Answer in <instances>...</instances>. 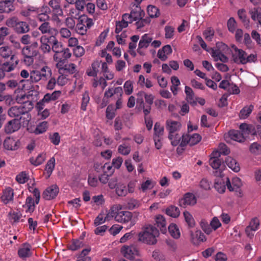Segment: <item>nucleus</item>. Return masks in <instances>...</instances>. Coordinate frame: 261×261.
Returning a JSON list of instances; mask_svg holds the SVG:
<instances>
[{
    "label": "nucleus",
    "instance_id": "nucleus-35",
    "mask_svg": "<svg viewBox=\"0 0 261 261\" xmlns=\"http://www.w3.org/2000/svg\"><path fill=\"white\" fill-rule=\"evenodd\" d=\"M14 196L13 190L12 188L9 187L4 191L3 195L2 196V200L5 203H7L13 200Z\"/></svg>",
    "mask_w": 261,
    "mask_h": 261
},
{
    "label": "nucleus",
    "instance_id": "nucleus-22",
    "mask_svg": "<svg viewBox=\"0 0 261 261\" xmlns=\"http://www.w3.org/2000/svg\"><path fill=\"white\" fill-rule=\"evenodd\" d=\"M19 63V60H16L15 63L6 62L3 64V68L0 69V80L3 79L5 76V71L10 72L14 70Z\"/></svg>",
    "mask_w": 261,
    "mask_h": 261
},
{
    "label": "nucleus",
    "instance_id": "nucleus-25",
    "mask_svg": "<svg viewBox=\"0 0 261 261\" xmlns=\"http://www.w3.org/2000/svg\"><path fill=\"white\" fill-rule=\"evenodd\" d=\"M61 0H50L48 5L54 13H57L61 16L63 15V11L61 6Z\"/></svg>",
    "mask_w": 261,
    "mask_h": 261
},
{
    "label": "nucleus",
    "instance_id": "nucleus-51",
    "mask_svg": "<svg viewBox=\"0 0 261 261\" xmlns=\"http://www.w3.org/2000/svg\"><path fill=\"white\" fill-rule=\"evenodd\" d=\"M84 246L83 242L81 240H73L69 244L68 248L72 251H75Z\"/></svg>",
    "mask_w": 261,
    "mask_h": 261
},
{
    "label": "nucleus",
    "instance_id": "nucleus-53",
    "mask_svg": "<svg viewBox=\"0 0 261 261\" xmlns=\"http://www.w3.org/2000/svg\"><path fill=\"white\" fill-rule=\"evenodd\" d=\"M23 206L27 207V210H26L27 212L32 213L35 209L34 201L33 198L31 196L28 197L25 201V203Z\"/></svg>",
    "mask_w": 261,
    "mask_h": 261
},
{
    "label": "nucleus",
    "instance_id": "nucleus-31",
    "mask_svg": "<svg viewBox=\"0 0 261 261\" xmlns=\"http://www.w3.org/2000/svg\"><path fill=\"white\" fill-rule=\"evenodd\" d=\"M226 186V183H225V179L222 178V176H219L215 179L214 187L219 193H224L225 191Z\"/></svg>",
    "mask_w": 261,
    "mask_h": 261
},
{
    "label": "nucleus",
    "instance_id": "nucleus-36",
    "mask_svg": "<svg viewBox=\"0 0 261 261\" xmlns=\"http://www.w3.org/2000/svg\"><path fill=\"white\" fill-rule=\"evenodd\" d=\"M253 108L254 107L252 105L244 107L239 113V118L241 119L247 118L252 113Z\"/></svg>",
    "mask_w": 261,
    "mask_h": 261
},
{
    "label": "nucleus",
    "instance_id": "nucleus-59",
    "mask_svg": "<svg viewBox=\"0 0 261 261\" xmlns=\"http://www.w3.org/2000/svg\"><path fill=\"white\" fill-rule=\"evenodd\" d=\"M249 150L253 154H261V145L257 142H254L250 145Z\"/></svg>",
    "mask_w": 261,
    "mask_h": 261
},
{
    "label": "nucleus",
    "instance_id": "nucleus-33",
    "mask_svg": "<svg viewBox=\"0 0 261 261\" xmlns=\"http://www.w3.org/2000/svg\"><path fill=\"white\" fill-rule=\"evenodd\" d=\"M76 65L73 63L66 64L64 65L63 69H60V74H72L75 73Z\"/></svg>",
    "mask_w": 261,
    "mask_h": 261
},
{
    "label": "nucleus",
    "instance_id": "nucleus-57",
    "mask_svg": "<svg viewBox=\"0 0 261 261\" xmlns=\"http://www.w3.org/2000/svg\"><path fill=\"white\" fill-rule=\"evenodd\" d=\"M80 22L83 23L87 29H90L93 25V21L91 18H89L87 16L83 15L79 17Z\"/></svg>",
    "mask_w": 261,
    "mask_h": 261
},
{
    "label": "nucleus",
    "instance_id": "nucleus-24",
    "mask_svg": "<svg viewBox=\"0 0 261 261\" xmlns=\"http://www.w3.org/2000/svg\"><path fill=\"white\" fill-rule=\"evenodd\" d=\"M94 168L97 172L108 173L110 176L113 173V170L112 166L108 163H106L103 165L99 163H95L94 164Z\"/></svg>",
    "mask_w": 261,
    "mask_h": 261
},
{
    "label": "nucleus",
    "instance_id": "nucleus-28",
    "mask_svg": "<svg viewBox=\"0 0 261 261\" xmlns=\"http://www.w3.org/2000/svg\"><path fill=\"white\" fill-rule=\"evenodd\" d=\"M196 203V199L195 195L192 193H187L181 200V205L185 206L187 205H193Z\"/></svg>",
    "mask_w": 261,
    "mask_h": 261
},
{
    "label": "nucleus",
    "instance_id": "nucleus-5",
    "mask_svg": "<svg viewBox=\"0 0 261 261\" xmlns=\"http://www.w3.org/2000/svg\"><path fill=\"white\" fill-rule=\"evenodd\" d=\"M232 58L233 62L238 64L254 62L256 59L255 55L253 54L247 55L245 51L237 47H235V53L232 54Z\"/></svg>",
    "mask_w": 261,
    "mask_h": 261
},
{
    "label": "nucleus",
    "instance_id": "nucleus-64",
    "mask_svg": "<svg viewBox=\"0 0 261 261\" xmlns=\"http://www.w3.org/2000/svg\"><path fill=\"white\" fill-rule=\"evenodd\" d=\"M202 229L207 234H210L212 231L211 225L205 220H202L200 223Z\"/></svg>",
    "mask_w": 261,
    "mask_h": 261
},
{
    "label": "nucleus",
    "instance_id": "nucleus-9",
    "mask_svg": "<svg viewBox=\"0 0 261 261\" xmlns=\"http://www.w3.org/2000/svg\"><path fill=\"white\" fill-rule=\"evenodd\" d=\"M210 165L211 167L216 170L215 175L217 176H223V170L224 169V165L223 162L220 159L216 158H210L209 160Z\"/></svg>",
    "mask_w": 261,
    "mask_h": 261
},
{
    "label": "nucleus",
    "instance_id": "nucleus-17",
    "mask_svg": "<svg viewBox=\"0 0 261 261\" xmlns=\"http://www.w3.org/2000/svg\"><path fill=\"white\" fill-rule=\"evenodd\" d=\"M226 186L227 188L229 190V191H234V190H239V195L240 197H242V193L240 191L239 188L242 185V183L241 180L239 177H234L232 180V184L233 187L231 186L230 180L228 177L225 178Z\"/></svg>",
    "mask_w": 261,
    "mask_h": 261
},
{
    "label": "nucleus",
    "instance_id": "nucleus-45",
    "mask_svg": "<svg viewBox=\"0 0 261 261\" xmlns=\"http://www.w3.org/2000/svg\"><path fill=\"white\" fill-rule=\"evenodd\" d=\"M128 23H129L128 20L124 19L123 14L122 16L121 21L116 22L115 33L117 34L120 33L123 28L128 26Z\"/></svg>",
    "mask_w": 261,
    "mask_h": 261
},
{
    "label": "nucleus",
    "instance_id": "nucleus-4",
    "mask_svg": "<svg viewBox=\"0 0 261 261\" xmlns=\"http://www.w3.org/2000/svg\"><path fill=\"white\" fill-rule=\"evenodd\" d=\"M6 25L12 28L17 34H25L29 32L30 26L25 21H20L16 17H13L7 20Z\"/></svg>",
    "mask_w": 261,
    "mask_h": 261
},
{
    "label": "nucleus",
    "instance_id": "nucleus-42",
    "mask_svg": "<svg viewBox=\"0 0 261 261\" xmlns=\"http://www.w3.org/2000/svg\"><path fill=\"white\" fill-rule=\"evenodd\" d=\"M154 134L153 138H163L164 128L159 122H156L154 126Z\"/></svg>",
    "mask_w": 261,
    "mask_h": 261
},
{
    "label": "nucleus",
    "instance_id": "nucleus-50",
    "mask_svg": "<svg viewBox=\"0 0 261 261\" xmlns=\"http://www.w3.org/2000/svg\"><path fill=\"white\" fill-rule=\"evenodd\" d=\"M45 158V154L40 153L36 158L32 157L30 158V161L32 165L37 166L43 163Z\"/></svg>",
    "mask_w": 261,
    "mask_h": 261
},
{
    "label": "nucleus",
    "instance_id": "nucleus-32",
    "mask_svg": "<svg viewBox=\"0 0 261 261\" xmlns=\"http://www.w3.org/2000/svg\"><path fill=\"white\" fill-rule=\"evenodd\" d=\"M100 62L96 61L92 63L91 67L87 70L86 73L88 76L95 77L99 71Z\"/></svg>",
    "mask_w": 261,
    "mask_h": 261
},
{
    "label": "nucleus",
    "instance_id": "nucleus-21",
    "mask_svg": "<svg viewBox=\"0 0 261 261\" xmlns=\"http://www.w3.org/2000/svg\"><path fill=\"white\" fill-rule=\"evenodd\" d=\"M22 54L24 56V61L27 62V59L31 60L33 62V57L37 56V51L34 50L32 46H25L22 49Z\"/></svg>",
    "mask_w": 261,
    "mask_h": 261
},
{
    "label": "nucleus",
    "instance_id": "nucleus-16",
    "mask_svg": "<svg viewBox=\"0 0 261 261\" xmlns=\"http://www.w3.org/2000/svg\"><path fill=\"white\" fill-rule=\"evenodd\" d=\"M53 37H47L46 35L42 36L40 38V49L44 54L49 53L51 50L49 45L50 40H53Z\"/></svg>",
    "mask_w": 261,
    "mask_h": 261
},
{
    "label": "nucleus",
    "instance_id": "nucleus-55",
    "mask_svg": "<svg viewBox=\"0 0 261 261\" xmlns=\"http://www.w3.org/2000/svg\"><path fill=\"white\" fill-rule=\"evenodd\" d=\"M238 15L239 16V18L242 20L244 25L248 28L249 27V20L247 19L245 10L244 9L239 10L238 11Z\"/></svg>",
    "mask_w": 261,
    "mask_h": 261
},
{
    "label": "nucleus",
    "instance_id": "nucleus-29",
    "mask_svg": "<svg viewBox=\"0 0 261 261\" xmlns=\"http://www.w3.org/2000/svg\"><path fill=\"white\" fill-rule=\"evenodd\" d=\"M191 236L193 243L195 244L206 240L205 236L200 230L195 231L194 233L191 232Z\"/></svg>",
    "mask_w": 261,
    "mask_h": 261
},
{
    "label": "nucleus",
    "instance_id": "nucleus-49",
    "mask_svg": "<svg viewBox=\"0 0 261 261\" xmlns=\"http://www.w3.org/2000/svg\"><path fill=\"white\" fill-rule=\"evenodd\" d=\"M116 194L119 196L124 197L127 194L126 186L121 182H119L115 189Z\"/></svg>",
    "mask_w": 261,
    "mask_h": 261
},
{
    "label": "nucleus",
    "instance_id": "nucleus-63",
    "mask_svg": "<svg viewBox=\"0 0 261 261\" xmlns=\"http://www.w3.org/2000/svg\"><path fill=\"white\" fill-rule=\"evenodd\" d=\"M239 128L241 130V134L245 135H249L252 132V126L246 123H242L240 125Z\"/></svg>",
    "mask_w": 261,
    "mask_h": 261
},
{
    "label": "nucleus",
    "instance_id": "nucleus-3",
    "mask_svg": "<svg viewBox=\"0 0 261 261\" xmlns=\"http://www.w3.org/2000/svg\"><path fill=\"white\" fill-rule=\"evenodd\" d=\"M120 204H115L112 206L108 213V216L114 218L116 221L120 223H126L130 220L132 214L128 211H122Z\"/></svg>",
    "mask_w": 261,
    "mask_h": 261
},
{
    "label": "nucleus",
    "instance_id": "nucleus-30",
    "mask_svg": "<svg viewBox=\"0 0 261 261\" xmlns=\"http://www.w3.org/2000/svg\"><path fill=\"white\" fill-rule=\"evenodd\" d=\"M228 135L230 139L239 142H243L245 140L243 134H241V132L238 130H231L228 132Z\"/></svg>",
    "mask_w": 261,
    "mask_h": 261
},
{
    "label": "nucleus",
    "instance_id": "nucleus-20",
    "mask_svg": "<svg viewBox=\"0 0 261 261\" xmlns=\"http://www.w3.org/2000/svg\"><path fill=\"white\" fill-rule=\"evenodd\" d=\"M38 70L40 81H46L52 75V71L50 67L44 66Z\"/></svg>",
    "mask_w": 261,
    "mask_h": 261
},
{
    "label": "nucleus",
    "instance_id": "nucleus-54",
    "mask_svg": "<svg viewBox=\"0 0 261 261\" xmlns=\"http://www.w3.org/2000/svg\"><path fill=\"white\" fill-rule=\"evenodd\" d=\"M259 225V220L257 218H254L251 220L249 225L246 227L245 232H248L249 230H256Z\"/></svg>",
    "mask_w": 261,
    "mask_h": 261
},
{
    "label": "nucleus",
    "instance_id": "nucleus-60",
    "mask_svg": "<svg viewBox=\"0 0 261 261\" xmlns=\"http://www.w3.org/2000/svg\"><path fill=\"white\" fill-rule=\"evenodd\" d=\"M118 152L121 154L126 155L128 154L131 150L130 145L129 144L123 143L118 147Z\"/></svg>",
    "mask_w": 261,
    "mask_h": 261
},
{
    "label": "nucleus",
    "instance_id": "nucleus-18",
    "mask_svg": "<svg viewBox=\"0 0 261 261\" xmlns=\"http://www.w3.org/2000/svg\"><path fill=\"white\" fill-rule=\"evenodd\" d=\"M0 56L4 58H8L10 57V63H15V61L17 60L15 55L13 54L11 48L8 46H5L0 47Z\"/></svg>",
    "mask_w": 261,
    "mask_h": 261
},
{
    "label": "nucleus",
    "instance_id": "nucleus-13",
    "mask_svg": "<svg viewBox=\"0 0 261 261\" xmlns=\"http://www.w3.org/2000/svg\"><path fill=\"white\" fill-rule=\"evenodd\" d=\"M181 125L177 121L172 119H168L166 122V128L168 132V134L179 133Z\"/></svg>",
    "mask_w": 261,
    "mask_h": 261
},
{
    "label": "nucleus",
    "instance_id": "nucleus-14",
    "mask_svg": "<svg viewBox=\"0 0 261 261\" xmlns=\"http://www.w3.org/2000/svg\"><path fill=\"white\" fill-rule=\"evenodd\" d=\"M21 121L18 118L13 119L9 121L5 127V131L7 134H11L18 130L20 127Z\"/></svg>",
    "mask_w": 261,
    "mask_h": 261
},
{
    "label": "nucleus",
    "instance_id": "nucleus-19",
    "mask_svg": "<svg viewBox=\"0 0 261 261\" xmlns=\"http://www.w3.org/2000/svg\"><path fill=\"white\" fill-rule=\"evenodd\" d=\"M15 0H3L0 2V11L3 13H9L15 9L13 3Z\"/></svg>",
    "mask_w": 261,
    "mask_h": 261
},
{
    "label": "nucleus",
    "instance_id": "nucleus-37",
    "mask_svg": "<svg viewBox=\"0 0 261 261\" xmlns=\"http://www.w3.org/2000/svg\"><path fill=\"white\" fill-rule=\"evenodd\" d=\"M111 218V216H108V213L107 212H101L94 220V224L95 226H97L100 224L103 223L106 220H109Z\"/></svg>",
    "mask_w": 261,
    "mask_h": 261
},
{
    "label": "nucleus",
    "instance_id": "nucleus-62",
    "mask_svg": "<svg viewBox=\"0 0 261 261\" xmlns=\"http://www.w3.org/2000/svg\"><path fill=\"white\" fill-rule=\"evenodd\" d=\"M185 220L188 225L189 227H193L195 225V220L193 216L188 212H185L184 213Z\"/></svg>",
    "mask_w": 261,
    "mask_h": 261
},
{
    "label": "nucleus",
    "instance_id": "nucleus-46",
    "mask_svg": "<svg viewBox=\"0 0 261 261\" xmlns=\"http://www.w3.org/2000/svg\"><path fill=\"white\" fill-rule=\"evenodd\" d=\"M168 230L171 236L174 239L179 238L180 233L178 226L176 224H171L168 227Z\"/></svg>",
    "mask_w": 261,
    "mask_h": 261
},
{
    "label": "nucleus",
    "instance_id": "nucleus-38",
    "mask_svg": "<svg viewBox=\"0 0 261 261\" xmlns=\"http://www.w3.org/2000/svg\"><path fill=\"white\" fill-rule=\"evenodd\" d=\"M185 93L186 94V99L188 102L191 104L196 103L197 98L195 96L193 90L189 86L185 87Z\"/></svg>",
    "mask_w": 261,
    "mask_h": 261
},
{
    "label": "nucleus",
    "instance_id": "nucleus-48",
    "mask_svg": "<svg viewBox=\"0 0 261 261\" xmlns=\"http://www.w3.org/2000/svg\"><path fill=\"white\" fill-rule=\"evenodd\" d=\"M166 213L170 217L176 218L179 216L180 211L177 207L171 205L166 209Z\"/></svg>",
    "mask_w": 261,
    "mask_h": 261
},
{
    "label": "nucleus",
    "instance_id": "nucleus-1",
    "mask_svg": "<svg viewBox=\"0 0 261 261\" xmlns=\"http://www.w3.org/2000/svg\"><path fill=\"white\" fill-rule=\"evenodd\" d=\"M20 106H15L11 107L8 111V115L12 118H19L18 120L23 123V125H28L31 119L29 112L31 106L29 104L20 103Z\"/></svg>",
    "mask_w": 261,
    "mask_h": 261
},
{
    "label": "nucleus",
    "instance_id": "nucleus-41",
    "mask_svg": "<svg viewBox=\"0 0 261 261\" xmlns=\"http://www.w3.org/2000/svg\"><path fill=\"white\" fill-rule=\"evenodd\" d=\"M55 166V159L54 157L48 161L45 166V171L47 174L46 178H48L51 175Z\"/></svg>",
    "mask_w": 261,
    "mask_h": 261
},
{
    "label": "nucleus",
    "instance_id": "nucleus-44",
    "mask_svg": "<svg viewBox=\"0 0 261 261\" xmlns=\"http://www.w3.org/2000/svg\"><path fill=\"white\" fill-rule=\"evenodd\" d=\"M168 138L170 141L171 145L173 146H177L179 144L181 139L182 140V136L179 133L168 134Z\"/></svg>",
    "mask_w": 261,
    "mask_h": 261
},
{
    "label": "nucleus",
    "instance_id": "nucleus-56",
    "mask_svg": "<svg viewBox=\"0 0 261 261\" xmlns=\"http://www.w3.org/2000/svg\"><path fill=\"white\" fill-rule=\"evenodd\" d=\"M60 58H56L54 59V60L57 61L58 60H66L67 59H69L71 56V53L70 52V50L68 48H63L62 50L61 51V53L59 54Z\"/></svg>",
    "mask_w": 261,
    "mask_h": 261
},
{
    "label": "nucleus",
    "instance_id": "nucleus-8",
    "mask_svg": "<svg viewBox=\"0 0 261 261\" xmlns=\"http://www.w3.org/2000/svg\"><path fill=\"white\" fill-rule=\"evenodd\" d=\"M144 15V11L141 9L140 7L136 6L133 9L130 14H124V19H128L129 23H132L133 21L141 19Z\"/></svg>",
    "mask_w": 261,
    "mask_h": 261
},
{
    "label": "nucleus",
    "instance_id": "nucleus-7",
    "mask_svg": "<svg viewBox=\"0 0 261 261\" xmlns=\"http://www.w3.org/2000/svg\"><path fill=\"white\" fill-rule=\"evenodd\" d=\"M123 89L121 87L109 88L105 92V97L111 100H116V109H119L122 107V96Z\"/></svg>",
    "mask_w": 261,
    "mask_h": 261
},
{
    "label": "nucleus",
    "instance_id": "nucleus-11",
    "mask_svg": "<svg viewBox=\"0 0 261 261\" xmlns=\"http://www.w3.org/2000/svg\"><path fill=\"white\" fill-rule=\"evenodd\" d=\"M39 30L43 34H48L50 35V37H54L57 35L59 31L55 28L51 27L50 23L48 22H42L38 28Z\"/></svg>",
    "mask_w": 261,
    "mask_h": 261
},
{
    "label": "nucleus",
    "instance_id": "nucleus-6",
    "mask_svg": "<svg viewBox=\"0 0 261 261\" xmlns=\"http://www.w3.org/2000/svg\"><path fill=\"white\" fill-rule=\"evenodd\" d=\"M38 99L39 92L34 90H30L26 94L17 95L16 97V100L18 103H23L26 105L29 104V106H31V110L33 109L35 102Z\"/></svg>",
    "mask_w": 261,
    "mask_h": 261
},
{
    "label": "nucleus",
    "instance_id": "nucleus-34",
    "mask_svg": "<svg viewBox=\"0 0 261 261\" xmlns=\"http://www.w3.org/2000/svg\"><path fill=\"white\" fill-rule=\"evenodd\" d=\"M225 163L228 167L236 172H238L240 170V167L238 163L236 160L231 156H227L225 160Z\"/></svg>",
    "mask_w": 261,
    "mask_h": 261
},
{
    "label": "nucleus",
    "instance_id": "nucleus-12",
    "mask_svg": "<svg viewBox=\"0 0 261 261\" xmlns=\"http://www.w3.org/2000/svg\"><path fill=\"white\" fill-rule=\"evenodd\" d=\"M121 252L124 257L130 260L133 259L136 255L139 254L138 249L133 245L123 246Z\"/></svg>",
    "mask_w": 261,
    "mask_h": 261
},
{
    "label": "nucleus",
    "instance_id": "nucleus-39",
    "mask_svg": "<svg viewBox=\"0 0 261 261\" xmlns=\"http://www.w3.org/2000/svg\"><path fill=\"white\" fill-rule=\"evenodd\" d=\"M152 40V38L150 37L148 34H144L141 37L139 41L138 50L140 48H147Z\"/></svg>",
    "mask_w": 261,
    "mask_h": 261
},
{
    "label": "nucleus",
    "instance_id": "nucleus-40",
    "mask_svg": "<svg viewBox=\"0 0 261 261\" xmlns=\"http://www.w3.org/2000/svg\"><path fill=\"white\" fill-rule=\"evenodd\" d=\"M61 92L60 91H55L52 93H47L42 99L43 102H48L51 100H55L60 96Z\"/></svg>",
    "mask_w": 261,
    "mask_h": 261
},
{
    "label": "nucleus",
    "instance_id": "nucleus-10",
    "mask_svg": "<svg viewBox=\"0 0 261 261\" xmlns=\"http://www.w3.org/2000/svg\"><path fill=\"white\" fill-rule=\"evenodd\" d=\"M201 137L198 134H184L182 135L181 145L193 146L200 142Z\"/></svg>",
    "mask_w": 261,
    "mask_h": 261
},
{
    "label": "nucleus",
    "instance_id": "nucleus-61",
    "mask_svg": "<svg viewBox=\"0 0 261 261\" xmlns=\"http://www.w3.org/2000/svg\"><path fill=\"white\" fill-rule=\"evenodd\" d=\"M90 97L89 95V93L88 91H85L83 94L82 99V104H81V109L85 111L87 110V106L89 102Z\"/></svg>",
    "mask_w": 261,
    "mask_h": 261
},
{
    "label": "nucleus",
    "instance_id": "nucleus-27",
    "mask_svg": "<svg viewBox=\"0 0 261 261\" xmlns=\"http://www.w3.org/2000/svg\"><path fill=\"white\" fill-rule=\"evenodd\" d=\"M31 246L29 244H23L18 251L19 256L22 258L30 257L31 255Z\"/></svg>",
    "mask_w": 261,
    "mask_h": 261
},
{
    "label": "nucleus",
    "instance_id": "nucleus-15",
    "mask_svg": "<svg viewBox=\"0 0 261 261\" xmlns=\"http://www.w3.org/2000/svg\"><path fill=\"white\" fill-rule=\"evenodd\" d=\"M59 193V188L56 185L48 187L43 193V197L47 200L55 198Z\"/></svg>",
    "mask_w": 261,
    "mask_h": 261
},
{
    "label": "nucleus",
    "instance_id": "nucleus-2",
    "mask_svg": "<svg viewBox=\"0 0 261 261\" xmlns=\"http://www.w3.org/2000/svg\"><path fill=\"white\" fill-rule=\"evenodd\" d=\"M160 233L157 228L150 224L145 225L138 234V240L148 245H155Z\"/></svg>",
    "mask_w": 261,
    "mask_h": 261
},
{
    "label": "nucleus",
    "instance_id": "nucleus-26",
    "mask_svg": "<svg viewBox=\"0 0 261 261\" xmlns=\"http://www.w3.org/2000/svg\"><path fill=\"white\" fill-rule=\"evenodd\" d=\"M53 44L51 47V49L55 53L54 55V59L56 58H60L59 53L62 50L63 48L61 42H59L58 40L56 38L55 36L53 38Z\"/></svg>",
    "mask_w": 261,
    "mask_h": 261
},
{
    "label": "nucleus",
    "instance_id": "nucleus-52",
    "mask_svg": "<svg viewBox=\"0 0 261 261\" xmlns=\"http://www.w3.org/2000/svg\"><path fill=\"white\" fill-rule=\"evenodd\" d=\"M251 15V18L254 21L257 20L258 22L261 25V12L258 11V8H254L249 12Z\"/></svg>",
    "mask_w": 261,
    "mask_h": 261
},
{
    "label": "nucleus",
    "instance_id": "nucleus-47",
    "mask_svg": "<svg viewBox=\"0 0 261 261\" xmlns=\"http://www.w3.org/2000/svg\"><path fill=\"white\" fill-rule=\"evenodd\" d=\"M48 126V122L47 121L40 122L37 125L34 133L36 135L42 134L46 131Z\"/></svg>",
    "mask_w": 261,
    "mask_h": 261
},
{
    "label": "nucleus",
    "instance_id": "nucleus-43",
    "mask_svg": "<svg viewBox=\"0 0 261 261\" xmlns=\"http://www.w3.org/2000/svg\"><path fill=\"white\" fill-rule=\"evenodd\" d=\"M156 224L157 226L160 228L162 232H165L166 230V221L165 218L162 215H159L156 217Z\"/></svg>",
    "mask_w": 261,
    "mask_h": 261
},
{
    "label": "nucleus",
    "instance_id": "nucleus-58",
    "mask_svg": "<svg viewBox=\"0 0 261 261\" xmlns=\"http://www.w3.org/2000/svg\"><path fill=\"white\" fill-rule=\"evenodd\" d=\"M147 12L150 17L154 18L159 17L160 15L159 9L153 6H149L147 8Z\"/></svg>",
    "mask_w": 261,
    "mask_h": 261
},
{
    "label": "nucleus",
    "instance_id": "nucleus-23",
    "mask_svg": "<svg viewBox=\"0 0 261 261\" xmlns=\"http://www.w3.org/2000/svg\"><path fill=\"white\" fill-rule=\"evenodd\" d=\"M4 147L9 150H15L19 147V142L13 138L7 137L4 142Z\"/></svg>",
    "mask_w": 261,
    "mask_h": 261
}]
</instances>
